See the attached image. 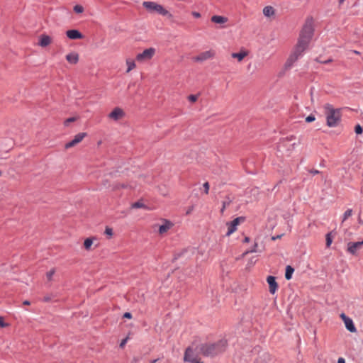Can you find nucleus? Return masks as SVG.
<instances>
[{
	"instance_id": "de8ad7c7",
	"label": "nucleus",
	"mask_w": 363,
	"mask_h": 363,
	"mask_svg": "<svg viewBox=\"0 0 363 363\" xmlns=\"http://www.w3.org/2000/svg\"><path fill=\"white\" fill-rule=\"evenodd\" d=\"M225 206H226L225 202H223V208H222V209H221V212H223V211H224V210H225Z\"/></svg>"
},
{
	"instance_id": "bf43d9fd",
	"label": "nucleus",
	"mask_w": 363,
	"mask_h": 363,
	"mask_svg": "<svg viewBox=\"0 0 363 363\" xmlns=\"http://www.w3.org/2000/svg\"><path fill=\"white\" fill-rule=\"evenodd\" d=\"M65 147H66V148H67V147H68V144H66V145H65Z\"/></svg>"
},
{
	"instance_id": "1a4fd4ad",
	"label": "nucleus",
	"mask_w": 363,
	"mask_h": 363,
	"mask_svg": "<svg viewBox=\"0 0 363 363\" xmlns=\"http://www.w3.org/2000/svg\"><path fill=\"white\" fill-rule=\"evenodd\" d=\"M158 227V233L162 235L166 234L171 228H173L174 223L167 219H162L161 223L156 225Z\"/></svg>"
},
{
	"instance_id": "8fccbe9b",
	"label": "nucleus",
	"mask_w": 363,
	"mask_h": 363,
	"mask_svg": "<svg viewBox=\"0 0 363 363\" xmlns=\"http://www.w3.org/2000/svg\"><path fill=\"white\" fill-rule=\"evenodd\" d=\"M23 305H30V301H24L23 303Z\"/></svg>"
},
{
	"instance_id": "423d86ee",
	"label": "nucleus",
	"mask_w": 363,
	"mask_h": 363,
	"mask_svg": "<svg viewBox=\"0 0 363 363\" xmlns=\"http://www.w3.org/2000/svg\"><path fill=\"white\" fill-rule=\"evenodd\" d=\"M156 50L154 48H150L143 50V52L136 55L135 60L140 63L150 61L155 55Z\"/></svg>"
},
{
	"instance_id": "2eb2a0df",
	"label": "nucleus",
	"mask_w": 363,
	"mask_h": 363,
	"mask_svg": "<svg viewBox=\"0 0 363 363\" xmlns=\"http://www.w3.org/2000/svg\"><path fill=\"white\" fill-rule=\"evenodd\" d=\"M248 51L242 49L239 52L232 53L231 57L236 59L238 62H241L243 59L248 55Z\"/></svg>"
},
{
	"instance_id": "6e6d98bb",
	"label": "nucleus",
	"mask_w": 363,
	"mask_h": 363,
	"mask_svg": "<svg viewBox=\"0 0 363 363\" xmlns=\"http://www.w3.org/2000/svg\"><path fill=\"white\" fill-rule=\"evenodd\" d=\"M146 182L151 183L152 182L150 180H147V181H146Z\"/></svg>"
},
{
	"instance_id": "c756f323",
	"label": "nucleus",
	"mask_w": 363,
	"mask_h": 363,
	"mask_svg": "<svg viewBox=\"0 0 363 363\" xmlns=\"http://www.w3.org/2000/svg\"><path fill=\"white\" fill-rule=\"evenodd\" d=\"M352 210L351 209H348L347 210L345 213H344V216H343V221H345L346 219H347L349 217H350L352 216Z\"/></svg>"
},
{
	"instance_id": "f8f14e48",
	"label": "nucleus",
	"mask_w": 363,
	"mask_h": 363,
	"mask_svg": "<svg viewBox=\"0 0 363 363\" xmlns=\"http://www.w3.org/2000/svg\"><path fill=\"white\" fill-rule=\"evenodd\" d=\"M340 318L343 320L346 328L351 333L356 332V328L352 320L347 317L345 313L340 314Z\"/></svg>"
},
{
	"instance_id": "5fc2aeb1",
	"label": "nucleus",
	"mask_w": 363,
	"mask_h": 363,
	"mask_svg": "<svg viewBox=\"0 0 363 363\" xmlns=\"http://www.w3.org/2000/svg\"><path fill=\"white\" fill-rule=\"evenodd\" d=\"M345 0H339L340 3L342 4Z\"/></svg>"
},
{
	"instance_id": "e433bc0d",
	"label": "nucleus",
	"mask_w": 363,
	"mask_h": 363,
	"mask_svg": "<svg viewBox=\"0 0 363 363\" xmlns=\"http://www.w3.org/2000/svg\"><path fill=\"white\" fill-rule=\"evenodd\" d=\"M294 138H295L294 136L287 137L283 140L282 143L285 144L286 142H289L294 140Z\"/></svg>"
},
{
	"instance_id": "37998d69",
	"label": "nucleus",
	"mask_w": 363,
	"mask_h": 363,
	"mask_svg": "<svg viewBox=\"0 0 363 363\" xmlns=\"http://www.w3.org/2000/svg\"><path fill=\"white\" fill-rule=\"evenodd\" d=\"M337 363H345V361L343 358L340 357L338 359Z\"/></svg>"
},
{
	"instance_id": "a878e982",
	"label": "nucleus",
	"mask_w": 363,
	"mask_h": 363,
	"mask_svg": "<svg viewBox=\"0 0 363 363\" xmlns=\"http://www.w3.org/2000/svg\"><path fill=\"white\" fill-rule=\"evenodd\" d=\"M257 247H258V245H257V242H255L254 246L252 247V248L251 250H247V251H246L245 252H244L242 254V257L245 256L248 253L257 252Z\"/></svg>"
},
{
	"instance_id": "f3484780",
	"label": "nucleus",
	"mask_w": 363,
	"mask_h": 363,
	"mask_svg": "<svg viewBox=\"0 0 363 363\" xmlns=\"http://www.w3.org/2000/svg\"><path fill=\"white\" fill-rule=\"evenodd\" d=\"M86 136V133H79L74 136V138L69 141V147L79 143Z\"/></svg>"
},
{
	"instance_id": "bb28decb",
	"label": "nucleus",
	"mask_w": 363,
	"mask_h": 363,
	"mask_svg": "<svg viewBox=\"0 0 363 363\" xmlns=\"http://www.w3.org/2000/svg\"><path fill=\"white\" fill-rule=\"evenodd\" d=\"M55 270L54 269L50 270L49 272H48L46 273V277H47L48 281L52 280V276L55 274Z\"/></svg>"
},
{
	"instance_id": "dca6fc26",
	"label": "nucleus",
	"mask_w": 363,
	"mask_h": 363,
	"mask_svg": "<svg viewBox=\"0 0 363 363\" xmlns=\"http://www.w3.org/2000/svg\"><path fill=\"white\" fill-rule=\"evenodd\" d=\"M52 43V39L49 35H41L39 37L38 45L43 48L49 45Z\"/></svg>"
},
{
	"instance_id": "20e7f679",
	"label": "nucleus",
	"mask_w": 363,
	"mask_h": 363,
	"mask_svg": "<svg viewBox=\"0 0 363 363\" xmlns=\"http://www.w3.org/2000/svg\"><path fill=\"white\" fill-rule=\"evenodd\" d=\"M313 35V29L312 26L311 24L305 25L300 33L298 43L308 47Z\"/></svg>"
},
{
	"instance_id": "4c0bfd02",
	"label": "nucleus",
	"mask_w": 363,
	"mask_h": 363,
	"mask_svg": "<svg viewBox=\"0 0 363 363\" xmlns=\"http://www.w3.org/2000/svg\"><path fill=\"white\" fill-rule=\"evenodd\" d=\"M191 15L194 17V18H199L201 17V14L200 13L197 12V11H193L191 12Z\"/></svg>"
},
{
	"instance_id": "5701e85b",
	"label": "nucleus",
	"mask_w": 363,
	"mask_h": 363,
	"mask_svg": "<svg viewBox=\"0 0 363 363\" xmlns=\"http://www.w3.org/2000/svg\"><path fill=\"white\" fill-rule=\"evenodd\" d=\"M79 54L77 52H71L69 53V63L71 64H77L79 61Z\"/></svg>"
},
{
	"instance_id": "0eeeda50",
	"label": "nucleus",
	"mask_w": 363,
	"mask_h": 363,
	"mask_svg": "<svg viewBox=\"0 0 363 363\" xmlns=\"http://www.w3.org/2000/svg\"><path fill=\"white\" fill-rule=\"evenodd\" d=\"M216 56V51L214 50H208L200 52L193 57V60L196 62H203L208 60L214 58Z\"/></svg>"
},
{
	"instance_id": "c9c22d12",
	"label": "nucleus",
	"mask_w": 363,
	"mask_h": 363,
	"mask_svg": "<svg viewBox=\"0 0 363 363\" xmlns=\"http://www.w3.org/2000/svg\"><path fill=\"white\" fill-rule=\"evenodd\" d=\"M203 186V188H204L205 194H208V191H209V188H210L208 182H205Z\"/></svg>"
},
{
	"instance_id": "f704fd0d",
	"label": "nucleus",
	"mask_w": 363,
	"mask_h": 363,
	"mask_svg": "<svg viewBox=\"0 0 363 363\" xmlns=\"http://www.w3.org/2000/svg\"><path fill=\"white\" fill-rule=\"evenodd\" d=\"M143 204L140 202H135L132 204V208H139L143 207Z\"/></svg>"
},
{
	"instance_id": "13d9d810",
	"label": "nucleus",
	"mask_w": 363,
	"mask_h": 363,
	"mask_svg": "<svg viewBox=\"0 0 363 363\" xmlns=\"http://www.w3.org/2000/svg\"><path fill=\"white\" fill-rule=\"evenodd\" d=\"M65 33L68 36V30H67Z\"/></svg>"
},
{
	"instance_id": "393cba45",
	"label": "nucleus",
	"mask_w": 363,
	"mask_h": 363,
	"mask_svg": "<svg viewBox=\"0 0 363 363\" xmlns=\"http://www.w3.org/2000/svg\"><path fill=\"white\" fill-rule=\"evenodd\" d=\"M84 11L83 6L80 4H76L73 7V11L77 14H82Z\"/></svg>"
},
{
	"instance_id": "7c9ffc66",
	"label": "nucleus",
	"mask_w": 363,
	"mask_h": 363,
	"mask_svg": "<svg viewBox=\"0 0 363 363\" xmlns=\"http://www.w3.org/2000/svg\"><path fill=\"white\" fill-rule=\"evenodd\" d=\"M331 243H332V238L330 236V233H329L326 235V246L328 247H330Z\"/></svg>"
},
{
	"instance_id": "412c9836",
	"label": "nucleus",
	"mask_w": 363,
	"mask_h": 363,
	"mask_svg": "<svg viewBox=\"0 0 363 363\" xmlns=\"http://www.w3.org/2000/svg\"><path fill=\"white\" fill-rule=\"evenodd\" d=\"M274 9L272 6H267L263 9V14L266 17H271L274 15Z\"/></svg>"
},
{
	"instance_id": "4d7b16f0",
	"label": "nucleus",
	"mask_w": 363,
	"mask_h": 363,
	"mask_svg": "<svg viewBox=\"0 0 363 363\" xmlns=\"http://www.w3.org/2000/svg\"><path fill=\"white\" fill-rule=\"evenodd\" d=\"M68 122V119L65 121V123H67Z\"/></svg>"
},
{
	"instance_id": "b1692460",
	"label": "nucleus",
	"mask_w": 363,
	"mask_h": 363,
	"mask_svg": "<svg viewBox=\"0 0 363 363\" xmlns=\"http://www.w3.org/2000/svg\"><path fill=\"white\" fill-rule=\"evenodd\" d=\"M294 272V269L291 266H287L286 268V272H285V278L287 280H290L292 277V274Z\"/></svg>"
},
{
	"instance_id": "c85d7f7f",
	"label": "nucleus",
	"mask_w": 363,
	"mask_h": 363,
	"mask_svg": "<svg viewBox=\"0 0 363 363\" xmlns=\"http://www.w3.org/2000/svg\"><path fill=\"white\" fill-rule=\"evenodd\" d=\"M354 131H355L356 134H357V135L362 133V132H363L362 127L359 124L356 125L354 127Z\"/></svg>"
},
{
	"instance_id": "4be33fe9",
	"label": "nucleus",
	"mask_w": 363,
	"mask_h": 363,
	"mask_svg": "<svg viewBox=\"0 0 363 363\" xmlns=\"http://www.w3.org/2000/svg\"><path fill=\"white\" fill-rule=\"evenodd\" d=\"M94 240H96V238H89L84 240V247L86 250H91V247L94 243Z\"/></svg>"
},
{
	"instance_id": "052dcab7",
	"label": "nucleus",
	"mask_w": 363,
	"mask_h": 363,
	"mask_svg": "<svg viewBox=\"0 0 363 363\" xmlns=\"http://www.w3.org/2000/svg\"><path fill=\"white\" fill-rule=\"evenodd\" d=\"M1 174H2V172L0 171V177L1 176Z\"/></svg>"
},
{
	"instance_id": "58836bf2",
	"label": "nucleus",
	"mask_w": 363,
	"mask_h": 363,
	"mask_svg": "<svg viewBox=\"0 0 363 363\" xmlns=\"http://www.w3.org/2000/svg\"><path fill=\"white\" fill-rule=\"evenodd\" d=\"M257 262V259L255 257H252L251 259L250 260L248 264L252 266L253 265L255 262Z\"/></svg>"
},
{
	"instance_id": "2f4dec72",
	"label": "nucleus",
	"mask_w": 363,
	"mask_h": 363,
	"mask_svg": "<svg viewBox=\"0 0 363 363\" xmlns=\"http://www.w3.org/2000/svg\"><path fill=\"white\" fill-rule=\"evenodd\" d=\"M105 234L107 235L109 238H111L113 235V230L109 227H106L105 229Z\"/></svg>"
},
{
	"instance_id": "ddd939ff",
	"label": "nucleus",
	"mask_w": 363,
	"mask_h": 363,
	"mask_svg": "<svg viewBox=\"0 0 363 363\" xmlns=\"http://www.w3.org/2000/svg\"><path fill=\"white\" fill-rule=\"evenodd\" d=\"M267 281L269 284V290L272 294H274L278 289V284L276 281L275 277L269 276L267 278Z\"/></svg>"
},
{
	"instance_id": "a18cd8bd",
	"label": "nucleus",
	"mask_w": 363,
	"mask_h": 363,
	"mask_svg": "<svg viewBox=\"0 0 363 363\" xmlns=\"http://www.w3.org/2000/svg\"><path fill=\"white\" fill-rule=\"evenodd\" d=\"M281 236H282V235H277V236H276V237H272V239L273 240H277V239H279V238H281Z\"/></svg>"
},
{
	"instance_id": "f257e3e1",
	"label": "nucleus",
	"mask_w": 363,
	"mask_h": 363,
	"mask_svg": "<svg viewBox=\"0 0 363 363\" xmlns=\"http://www.w3.org/2000/svg\"><path fill=\"white\" fill-rule=\"evenodd\" d=\"M324 113L326 117V124L328 127L334 128L338 125L341 121V110L335 108L331 104L324 105Z\"/></svg>"
},
{
	"instance_id": "aec40b11",
	"label": "nucleus",
	"mask_w": 363,
	"mask_h": 363,
	"mask_svg": "<svg viewBox=\"0 0 363 363\" xmlns=\"http://www.w3.org/2000/svg\"><path fill=\"white\" fill-rule=\"evenodd\" d=\"M211 20L212 22L218 24H223L228 21L227 18L221 16H213Z\"/></svg>"
},
{
	"instance_id": "473e14b6",
	"label": "nucleus",
	"mask_w": 363,
	"mask_h": 363,
	"mask_svg": "<svg viewBox=\"0 0 363 363\" xmlns=\"http://www.w3.org/2000/svg\"><path fill=\"white\" fill-rule=\"evenodd\" d=\"M9 325L4 322V319L3 317L0 316V327L1 328H6L8 327Z\"/></svg>"
},
{
	"instance_id": "72a5a7b5",
	"label": "nucleus",
	"mask_w": 363,
	"mask_h": 363,
	"mask_svg": "<svg viewBox=\"0 0 363 363\" xmlns=\"http://www.w3.org/2000/svg\"><path fill=\"white\" fill-rule=\"evenodd\" d=\"M315 120V116H314L313 115H312V114L309 115L308 116H307V117L306 118V121L307 123L313 122V121H314Z\"/></svg>"
},
{
	"instance_id": "f03ea898",
	"label": "nucleus",
	"mask_w": 363,
	"mask_h": 363,
	"mask_svg": "<svg viewBox=\"0 0 363 363\" xmlns=\"http://www.w3.org/2000/svg\"><path fill=\"white\" fill-rule=\"evenodd\" d=\"M225 346V342L224 341L213 344H203L199 347V353L204 356H213L222 352Z\"/></svg>"
},
{
	"instance_id": "ea45409f",
	"label": "nucleus",
	"mask_w": 363,
	"mask_h": 363,
	"mask_svg": "<svg viewBox=\"0 0 363 363\" xmlns=\"http://www.w3.org/2000/svg\"><path fill=\"white\" fill-rule=\"evenodd\" d=\"M123 318L130 319L132 318V315L130 313L126 312L123 314Z\"/></svg>"
},
{
	"instance_id": "864d4df0",
	"label": "nucleus",
	"mask_w": 363,
	"mask_h": 363,
	"mask_svg": "<svg viewBox=\"0 0 363 363\" xmlns=\"http://www.w3.org/2000/svg\"><path fill=\"white\" fill-rule=\"evenodd\" d=\"M45 300L46 301H48L50 300V299H49V297H45Z\"/></svg>"
},
{
	"instance_id": "3c124183",
	"label": "nucleus",
	"mask_w": 363,
	"mask_h": 363,
	"mask_svg": "<svg viewBox=\"0 0 363 363\" xmlns=\"http://www.w3.org/2000/svg\"><path fill=\"white\" fill-rule=\"evenodd\" d=\"M138 362V358H136V357L133 358V362L136 363Z\"/></svg>"
},
{
	"instance_id": "6e6552de",
	"label": "nucleus",
	"mask_w": 363,
	"mask_h": 363,
	"mask_svg": "<svg viewBox=\"0 0 363 363\" xmlns=\"http://www.w3.org/2000/svg\"><path fill=\"white\" fill-rule=\"evenodd\" d=\"M125 116L124 110L120 107H115L108 114V118L111 121L117 122L123 119Z\"/></svg>"
},
{
	"instance_id": "603ef678",
	"label": "nucleus",
	"mask_w": 363,
	"mask_h": 363,
	"mask_svg": "<svg viewBox=\"0 0 363 363\" xmlns=\"http://www.w3.org/2000/svg\"><path fill=\"white\" fill-rule=\"evenodd\" d=\"M157 361V359H154L153 361L151 362V363H156Z\"/></svg>"
},
{
	"instance_id": "9b49d317",
	"label": "nucleus",
	"mask_w": 363,
	"mask_h": 363,
	"mask_svg": "<svg viewBox=\"0 0 363 363\" xmlns=\"http://www.w3.org/2000/svg\"><path fill=\"white\" fill-rule=\"evenodd\" d=\"M184 362H188L190 363H203L198 359L197 355L194 353L193 350L191 347H188L184 353Z\"/></svg>"
},
{
	"instance_id": "a211bd4d",
	"label": "nucleus",
	"mask_w": 363,
	"mask_h": 363,
	"mask_svg": "<svg viewBox=\"0 0 363 363\" xmlns=\"http://www.w3.org/2000/svg\"><path fill=\"white\" fill-rule=\"evenodd\" d=\"M84 38V35L79 30L72 29L69 30V39L77 40Z\"/></svg>"
},
{
	"instance_id": "9d476101",
	"label": "nucleus",
	"mask_w": 363,
	"mask_h": 363,
	"mask_svg": "<svg viewBox=\"0 0 363 363\" xmlns=\"http://www.w3.org/2000/svg\"><path fill=\"white\" fill-rule=\"evenodd\" d=\"M245 218L243 217H238L235 218L233 221L227 223L228 226V232L226 233L227 236H230L234 232L237 230L238 225L242 221H244Z\"/></svg>"
},
{
	"instance_id": "c03bdc74",
	"label": "nucleus",
	"mask_w": 363,
	"mask_h": 363,
	"mask_svg": "<svg viewBox=\"0 0 363 363\" xmlns=\"http://www.w3.org/2000/svg\"><path fill=\"white\" fill-rule=\"evenodd\" d=\"M128 186H129V187H130V188H133V185H130H130H125V184H122V185H121V187H122V188H127Z\"/></svg>"
},
{
	"instance_id": "79ce46f5",
	"label": "nucleus",
	"mask_w": 363,
	"mask_h": 363,
	"mask_svg": "<svg viewBox=\"0 0 363 363\" xmlns=\"http://www.w3.org/2000/svg\"><path fill=\"white\" fill-rule=\"evenodd\" d=\"M310 173L315 175V174H318L320 173V172L317 169H313V170H311L310 171Z\"/></svg>"
},
{
	"instance_id": "4468645a",
	"label": "nucleus",
	"mask_w": 363,
	"mask_h": 363,
	"mask_svg": "<svg viewBox=\"0 0 363 363\" xmlns=\"http://www.w3.org/2000/svg\"><path fill=\"white\" fill-rule=\"evenodd\" d=\"M363 246V240L361 242H349L347 244V251L352 254L354 255L358 250H359Z\"/></svg>"
},
{
	"instance_id": "a19ab883",
	"label": "nucleus",
	"mask_w": 363,
	"mask_h": 363,
	"mask_svg": "<svg viewBox=\"0 0 363 363\" xmlns=\"http://www.w3.org/2000/svg\"><path fill=\"white\" fill-rule=\"evenodd\" d=\"M127 340H128V337H126V338L123 339V340L121 341V344H120V347H123L125 346V345L126 344Z\"/></svg>"
},
{
	"instance_id": "09e8293b",
	"label": "nucleus",
	"mask_w": 363,
	"mask_h": 363,
	"mask_svg": "<svg viewBox=\"0 0 363 363\" xmlns=\"http://www.w3.org/2000/svg\"><path fill=\"white\" fill-rule=\"evenodd\" d=\"M244 242H250V238H248V237H245V240H244Z\"/></svg>"
},
{
	"instance_id": "49530a36",
	"label": "nucleus",
	"mask_w": 363,
	"mask_h": 363,
	"mask_svg": "<svg viewBox=\"0 0 363 363\" xmlns=\"http://www.w3.org/2000/svg\"><path fill=\"white\" fill-rule=\"evenodd\" d=\"M77 119V118H70V117H69V123H70V122L75 121Z\"/></svg>"
},
{
	"instance_id": "39448f33",
	"label": "nucleus",
	"mask_w": 363,
	"mask_h": 363,
	"mask_svg": "<svg viewBox=\"0 0 363 363\" xmlns=\"http://www.w3.org/2000/svg\"><path fill=\"white\" fill-rule=\"evenodd\" d=\"M308 47L301 45L297 43L295 48H294L291 55L287 60L286 65L287 66H291L303 54L305 50Z\"/></svg>"
},
{
	"instance_id": "cd10ccee",
	"label": "nucleus",
	"mask_w": 363,
	"mask_h": 363,
	"mask_svg": "<svg viewBox=\"0 0 363 363\" xmlns=\"http://www.w3.org/2000/svg\"><path fill=\"white\" fill-rule=\"evenodd\" d=\"M198 98L199 95L191 94L188 96V100L191 103H195L198 100Z\"/></svg>"
},
{
	"instance_id": "6ab92c4d",
	"label": "nucleus",
	"mask_w": 363,
	"mask_h": 363,
	"mask_svg": "<svg viewBox=\"0 0 363 363\" xmlns=\"http://www.w3.org/2000/svg\"><path fill=\"white\" fill-rule=\"evenodd\" d=\"M125 65L127 66L126 73L130 72L136 67L135 62L133 59L127 58L125 60Z\"/></svg>"
},
{
	"instance_id": "7ed1b4c3",
	"label": "nucleus",
	"mask_w": 363,
	"mask_h": 363,
	"mask_svg": "<svg viewBox=\"0 0 363 363\" xmlns=\"http://www.w3.org/2000/svg\"><path fill=\"white\" fill-rule=\"evenodd\" d=\"M143 6L150 12H155L163 16H167L168 18L173 17L172 14L169 13L162 5L154 1H144Z\"/></svg>"
}]
</instances>
